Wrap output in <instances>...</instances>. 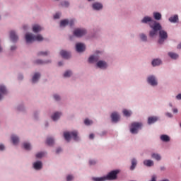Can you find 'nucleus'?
<instances>
[{"label": "nucleus", "mask_w": 181, "mask_h": 181, "mask_svg": "<svg viewBox=\"0 0 181 181\" xmlns=\"http://www.w3.org/2000/svg\"><path fill=\"white\" fill-rule=\"evenodd\" d=\"M119 173V170H115L107 173V176L100 177H93V181H105V180H115L117 179V175Z\"/></svg>", "instance_id": "obj_1"}, {"label": "nucleus", "mask_w": 181, "mask_h": 181, "mask_svg": "<svg viewBox=\"0 0 181 181\" xmlns=\"http://www.w3.org/2000/svg\"><path fill=\"white\" fill-rule=\"evenodd\" d=\"M153 24H150V28H151L153 30L149 33L150 37L156 36V35H158V30H160V29H162V25H160V23L156 21H153Z\"/></svg>", "instance_id": "obj_2"}, {"label": "nucleus", "mask_w": 181, "mask_h": 181, "mask_svg": "<svg viewBox=\"0 0 181 181\" xmlns=\"http://www.w3.org/2000/svg\"><path fill=\"white\" fill-rule=\"evenodd\" d=\"M25 40L27 43H32V42H35V40L42 42V40H43V37L41 35H37L35 36L32 34H26Z\"/></svg>", "instance_id": "obj_3"}, {"label": "nucleus", "mask_w": 181, "mask_h": 181, "mask_svg": "<svg viewBox=\"0 0 181 181\" xmlns=\"http://www.w3.org/2000/svg\"><path fill=\"white\" fill-rule=\"evenodd\" d=\"M78 133L76 131L71 132H64V138L67 141V142H70L71 138H73L75 141H78Z\"/></svg>", "instance_id": "obj_4"}, {"label": "nucleus", "mask_w": 181, "mask_h": 181, "mask_svg": "<svg viewBox=\"0 0 181 181\" xmlns=\"http://www.w3.org/2000/svg\"><path fill=\"white\" fill-rule=\"evenodd\" d=\"M142 128V124L141 122H132L130 126L131 134H138V131Z\"/></svg>", "instance_id": "obj_5"}, {"label": "nucleus", "mask_w": 181, "mask_h": 181, "mask_svg": "<svg viewBox=\"0 0 181 181\" xmlns=\"http://www.w3.org/2000/svg\"><path fill=\"white\" fill-rule=\"evenodd\" d=\"M159 30V36L160 39L158 40V43L161 45V43H163L166 39H168V33L166 31L160 29Z\"/></svg>", "instance_id": "obj_6"}, {"label": "nucleus", "mask_w": 181, "mask_h": 181, "mask_svg": "<svg viewBox=\"0 0 181 181\" xmlns=\"http://www.w3.org/2000/svg\"><path fill=\"white\" fill-rule=\"evenodd\" d=\"M86 33L87 30H86V29L77 28L74 31V36H76V37H81L84 36V35H86Z\"/></svg>", "instance_id": "obj_7"}, {"label": "nucleus", "mask_w": 181, "mask_h": 181, "mask_svg": "<svg viewBox=\"0 0 181 181\" xmlns=\"http://www.w3.org/2000/svg\"><path fill=\"white\" fill-rule=\"evenodd\" d=\"M67 25H69V26L71 27L73 26V25H74V20L69 21L67 19L61 21L60 22L61 28H64L67 26Z\"/></svg>", "instance_id": "obj_8"}, {"label": "nucleus", "mask_w": 181, "mask_h": 181, "mask_svg": "<svg viewBox=\"0 0 181 181\" xmlns=\"http://www.w3.org/2000/svg\"><path fill=\"white\" fill-rule=\"evenodd\" d=\"M76 49L78 53H82V52H84V50H86V45H84V44L83 43H77L76 45Z\"/></svg>", "instance_id": "obj_9"}, {"label": "nucleus", "mask_w": 181, "mask_h": 181, "mask_svg": "<svg viewBox=\"0 0 181 181\" xmlns=\"http://www.w3.org/2000/svg\"><path fill=\"white\" fill-rule=\"evenodd\" d=\"M147 81L148 84H151V86H158V81H156V78L153 76H149Z\"/></svg>", "instance_id": "obj_10"}, {"label": "nucleus", "mask_w": 181, "mask_h": 181, "mask_svg": "<svg viewBox=\"0 0 181 181\" xmlns=\"http://www.w3.org/2000/svg\"><path fill=\"white\" fill-rule=\"evenodd\" d=\"M10 39L12 42H18V37L15 31L10 32Z\"/></svg>", "instance_id": "obj_11"}, {"label": "nucleus", "mask_w": 181, "mask_h": 181, "mask_svg": "<svg viewBox=\"0 0 181 181\" xmlns=\"http://www.w3.org/2000/svg\"><path fill=\"white\" fill-rule=\"evenodd\" d=\"M111 118L112 122H118V121H119V115L117 112H113L111 115Z\"/></svg>", "instance_id": "obj_12"}, {"label": "nucleus", "mask_w": 181, "mask_h": 181, "mask_svg": "<svg viewBox=\"0 0 181 181\" xmlns=\"http://www.w3.org/2000/svg\"><path fill=\"white\" fill-rule=\"evenodd\" d=\"M97 66L100 69H107V63L105 62H104V61H99L97 63Z\"/></svg>", "instance_id": "obj_13"}, {"label": "nucleus", "mask_w": 181, "mask_h": 181, "mask_svg": "<svg viewBox=\"0 0 181 181\" xmlns=\"http://www.w3.org/2000/svg\"><path fill=\"white\" fill-rule=\"evenodd\" d=\"M33 168L36 170H40L42 169V163L40 161H37L33 163Z\"/></svg>", "instance_id": "obj_14"}, {"label": "nucleus", "mask_w": 181, "mask_h": 181, "mask_svg": "<svg viewBox=\"0 0 181 181\" xmlns=\"http://www.w3.org/2000/svg\"><path fill=\"white\" fill-rule=\"evenodd\" d=\"M60 54H61L62 57H63V59H69V57L71 56L69 52H67L66 51H64V50H62L60 52Z\"/></svg>", "instance_id": "obj_15"}, {"label": "nucleus", "mask_w": 181, "mask_h": 181, "mask_svg": "<svg viewBox=\"0 0 181 181\" xmlns=\"http://www.w3.org/2000/svg\"><path fill=\"white\" fill-rule=\"evenodd\" d=\"M11 141H12L13 145H18V144H19V137L16 135H12Z\"/></svg>", "instance_id": "obj_16"}, {"label": "nucleus", "mask_w": 181, "mask_h": 181, "mask_svg": "<svg viewBox=\"0 0 181 181\" xmlns=\"http://www.w3.org/2000/svg\"><path fill=\"white\" fill-rule=\"evenodd\" d=\"M41 30H42V27H40V25H34L33 26V32H34V33H37L38 32H40Z\"/></svg>", "instance_id": "obj_17"}, {"label": "nucleus", "mask_w": 181, "mask_h": 181, "mask_svg": "<svg viewBox=\"0 0 181 181\" xmlns=\"http://www.w3.org/2000/svg\"><path fill=\"white\" fill-rule=\"evenodd\" d=\"M61 115L62 113L57 112L52 116V119H53V121H57V119L60 118Z\"/></svg>", "instance_id": "obj_18"}, {"label": "nucleus", "mask_w": 181, "mask_h": 181, "mask_svg": "<svg viewBox=\"0 0 181 181\" xmlns=\"http://www.w3.org/2000/svg\"><path fill=\"white\" fill-rule=\"evenodd\" d=\"M93 8L96 11H100V9H103V4L100 3H95L93 4Z\"/></svg>", "instance_id": "obj_19"}, {"label": "nucleus", "mask_w": 181, "mask_h": 181, "mask_svg": "<svg viewBox=\"0 0 181 181\" xmlns=\"http://www.w3.org/2000/svg\"><path fill=\"white\" fill-rule=\"evenodd\" d=\"M156 121H158V117H150L148 119V124H155V122H156Z\"/></svg>", "instance_id": "obj_20"}, {"label": "nucleus", "mask_w": 181, "mask_h": 181, "mask_svg": "<svg viewBox=\"0 0 181 181\" xmlns=\"http://www.w3.org/2000/svg\"><path fill=\"white\" fill-rule=\"evenodd\" d=\"M160 139L163 141V142H169V141H170V138L166 134L161 135Z\"/></svg>", "instance_id": "obj_21"}, {"label": "nucleus", "mask_w": 181, "mask_h": 181, "mask_svg": "<svg viewBox=\"0 0 181 181\" xmlns=\"http://www.w3.org/2000/svg\"><path fill=\"white\" fill-rule=\"evenodd\" d=\"M169 21L171 22V23H176V22L179 21V16H177V15H175L174 16L170 17Z\"/></svg>", "instance_id": "obj_22"}, {"label": "nucleus", "mask_w": 181, "mask_h": 181, "mask_svg": "<svg viewBox=\"0 0 181 181\" xmlns=\"http://www.w3.org/2000/svg\"><path fill=\"white\" fill-rule=\"evenodd\" d=\"M142 23H148V22H155V21H152V18L146 16L144 18V19L141 21Z\"/></svg>", "instance_id": "obj_23"}, {"label": "nucleus", "mask_w": 181, "mask_h": 181, "mask_svg": "<svg viewBox=\"0 0 181 181\" xmlns=\"http://www.w3.org/2000/svg\"><path fill=\"white\" fill-rule=\"evenodd\" d=\"M40 78V74L39 73H35L34 76H33L32 82L33 83H36L37 80Z\"/></svg>", "instance_id": "obj_24"}, {"label": "nucleus", "mask_w": 181, "mask_h": 181, "mask_svg": "<svg viewBox=\"0 0 181 181\" xmlns=\"http://www.w3.org/2000/svg\"><path fill=\"white\" fill-rule=\"evenodd\" d=\"M153 17L156 21H160V19H162V14H160V13L154 12Z\"/></svg>", "instance_id": "obj_25"}, {"label": "nucleus", "mask_w": 181, "mask_h": 181, "mask_svg": "<svg viewBox=\"0 0 181 181\" xmlns=\"http://www.w3.org/2000/svg\"><path fill=\"white\" fill-rule=\"evenodd\" d=\"M144 165L148 167L153 166V161L151 160H146L144 161Z\"/></svg>", "instance_id": "obj_26"}, {"label": "nucleus", "mask_w": 181, "mask_h": 181, "mask_svg": "<svg viewBox=\"0 0 181 181\" xmlns=\"http://www.w3.org/2000/svg\"><path fill=\"white\" fill-rule=\"evenodd\" d=\"M160 63H162V61H160V59H156L152 61V66L155 67L156 66H159Z\"/></svg>", "instance_id": "obj_27"}, {"label": "nucleus", "mask_w": 181, "mask_h": 181, "mask_svg": "<svg viewBox=\"0 0 181 181\" xmlns=\"http://www.w3.org/2000/svg\"><path fill=\"white\" fill-rule=\"evenodd\" d=\"M168 56H170L171 59H177V57H179V55L174 52H169Z\"/></svg>", "instance_id": "obj_28"}, {"label": "nucleus", "mask_w": 181, "mask_h": 181, "mask_svg": "<svg viewBox=\"0 0 181 181\" xmlns=\"http://www.w3.org/2000/svg\"><path fill=\"white\" fill-rule=\"evenodd\" d=\"M24 149H25L26 151H30L31 147H30V144L28 143V142H25L23 144Z\"/></svg>", "instance_id": "obj_29"}, {"label": "nucleus", "mask_w": 181, "mask_h": 181, "mask_svg": "<svg viewBox=\"0 0 181 181\" xmlns=\"http://www.w3.org/2000/svg\"><path fill=\"white\" fill-rule=\"evenodd\" d=\"M136 167V160H135V158H133L132 160V166L130 167V170H134V169H135Z\"/></svg>", "instance_id": "obj_30"}, {"label": "nucleus", "mask_w": 181, "mask_h": 181, "mask_svg": "<svg viewBox=\"0 0 181 181\" xmlns=\"http://www.w3.org/2000/svg\"><path fill=\"white\" fill-rule=\"evenodd\" d=\"M123 114H124V115H125V117H131V115L132 113L131 112V111H129L127 109H124V110H123Z\"/></svg>", "instance_id": "obj_31"}, {"label": "nucleus", "mask_w": 181, "mask_h": 181, "mask_svg": "<svg viewBox=\"0 0 181 181\" xmlns=\"http://www.w3.org/2000/svg\"><path fill=\"white\" fill-rule=\"evenodd\" d=\"M47 144L49 146H52V145H53V144H54V139H52V138H47Z\"/></svg>", "instance_id": "obj_32"}, {"label": "nucleus", "mask_w": 181, "mask_h": 181, "mask_svg": "<svg viewBox=\"0 0 181 181\" xmlns=\"http://www.w3.org/2000/svg\"><path fill=\"white\" fill-rule=\"evenodd\" d=\"M151 157L153 158V159H156V160H160L161 159L160 155L157 153H153L151 155Z\"/></svg>", "instance_id": "obj_33"}, {"label": "nucleus", "mask_w": 181, "mask_h": 181, "mask_svg": "<svg viewBox=\"0 0 181 181\" xmlns=\"http://www.w3.org/2000/svg\"><path fill=\"white\" fill-rule=\"evenodd\" d=\"M0 93L1 94H6V88L4 86H0Z\"/></svg>", "instance_id": "obj_34"}, {"label": "nucleus", "mask_w": 181, "mask_h": 181, "mask_svg": "<svg viewBox=\"0 0 181 181\" xmlns=\"http://www.w3.org/2000/svg\"><path fill=\"white\" fill-rule=\"evenodd\" d=\"M84 124H85V125H91V124H93V121H91L88 119H86L84 120Z\"/></svg>", "instance_id": "obj_35"}, {"label": "nucleus", "mask_w": 181, "mask_h": 181, "mask_svg": "<svg viewBox=\"0 0 181 181\" xmlns=\"http://www.w3.org/2000/svg\"><path fill=\"white\" fill-rule=\"evenodd\" d=\"M95 62V57L94 56H90L88 59L89 63H94Z\"/></svg>", "instance_id": "obj_36"}, {"label": "nucleus", "mask_w": 181, "mask_h": 181, "mask_svg": "<svg viewBox=\"0 0 181 181\" xmlns=\"http://www.w3.org/2000/svg\"><path fill=\"white\" fill-rule=\"evenodd\" d=\"M70 76H71V71H66L64 74V77H70Z\"/></svg>", "instance_id": "obj_37"}, {"label": "nucleus", "mask_w": 181, "mask_h": 181, "mask_svg": "<svg viewBox=\"0 0 181 181\" xmlns=\"http://www.w3.org/2000/svg\"><path fill=\"white\" fill-rule=\"evenodd\" d=\"M44 156H45V153L40 152L36 154V158H37L38 159H40V158H43Z\"/></svg>", "instance_id": "obj_38"}, {"label": "nucleus", "mask_w": 181, "mask_h": 181, "mask_svg": "<svg viewBox=\"0 0 181 181\" xmlns=\"http://www.w3.org/2000/svg\"><path fill=\"white\" fill-rule=\"evenodd\" d=\"M140 37H141V40H143V42H146L147 37H146V35H145V34H141L140 35Z\"/></svg>", "instance_id": "obj_39"}, {"label": "nucleus", "mask_w": 181, "mask_h": 181, "mask_svg": "<svg viewBox=\"0 0 181 181\" xmlns=\"http://www.w3.org/2000/svg\"><path fill=\"white\" fill-rule=\"evenodd\" d=\"M35 63L37 64H45V63H49V62H43L42 60L37 59V61H35Z\"/></svg>", "instance_id": "obj_40"}, {"label": "nucleus", "mask_w": 181, "mask_h": 181, "mask_svg": "<svg viewBox=\"0 0 181 181\" xmlns=\"http://www.w3.org/2000/svg\"><path fill=\"white\" fill-rule=\"evenodd\" d=\"M69 5H70V4H69V1H64L62 3V6H64L65 8H67Z\"/></svg>", "instance_id": "obj_41"}, {"label": "nucleus", "mask_w": 181, "mask_h": 181, "mask_svg": "<svg viewBox=\"0 0 181 181\" xmlns=\"http://www.w3.org/2000/svg\"><path fill=\"white\" fill-rule=\"evenodd\" d=\"M38 56H47V52H40L38 53Z\"/></svg>", "instance_id": "obj_42"}, {"label": "nucleus", "mask_w": 181, "mask_h": 181, "mask_svg": "<svg viewBox=\"0 0 181 181\" xmlns=\"http://www.w3.org/2000/svg\"><path fill=\"white\" fill-rule=\"evenodd\" d=\"M60 18V13H57L54 16V19H59Z\"/></svg>", "instance_id": "obj_43"}, {"label": "nucleus", "mask_w": 181, "mask_h": 181, "mask_svg": "<svg viewBox=\"0 0 181 181\" xmlns=\"http://www.w3.org/2000/svg\"><path fill=\"white\" fill-rule=\"evenodd\" d=\"M54 98L56 101H59V100H60V96H59V95H54Z\"/></svg>", "instance_id": "obj_44"}, {"label": "nucleus", "mask_w": 181, "mask_h": 181, "mask_svg": "<svg viewBox=\"0 0 181 181\" xmlns=\"http://www.w3.org/2000/svg\"><path fill=\"white\" fill-rule=\"evenodd\" d=\"M66 180H67V181H71V180H73V177H72V175H68V176L66 177Z\"/></svg>", "instance_id": "obj_45"}, {"label": "nucleus", "mask_w": 181, "mask_h": 181, "mask_svg": "<svg viewBox=\"0 0 181 181\" xmlns=\"http://www.w3.org/2000/svg\"><path fill=\"white\" fill-rule=\"evenodd\" d=\"M4 149H5V146H4V144H1L0 145V151H4Z\"/></svg>", "instance_id": "obj_46"}, {"label": "nucleus", "mask_w": 181, "mask_h": 181, "mask_svg": "<svg viewBox=\"0 0 181 181\" xmlns=\"http://www.w3.org/2000/svg\"><path fill=\"white\" fill-rule=\"evenodd\" d=\"M89 164L90 165H95V160H90Z\"/></svg>", "instance_id": "obj_47"}, {"label": "nucleus", "mask_w": 181, "mask_h": 181, "mask_svg": "<svg viewBox=\"0 0 181 181\" xmlns=\"http://www.w3.org/2000/svg\"><path fill=\"white\" fill-rule=\"evenodd\" d=\"M166 115H167V117H168L169 118H172V117H173V115H172L171 113H170V112H167V113H166Z\"/></svg>", "instance_id": "obj_48"}, {"label": "nucleus", "mask_w": 181, "mask_h": 181, "mask_svg": "<svg viewBox=\"0 0 181 181\" xmlns=\"http://www.w3.org/2000/svg\"><path fill=\"white\" fill-rule=\"evenodd\" d=\"M89 138H90V139H94V134H90L89 135Z\"/></svg>", "instance_id": "obj_49"}, {"label": "nucleus", "mask_w": 181, "mask_h": 181, "mask_svg": "<svg viewBox=\"0 0 181 181\" xmlns=\"http://www.w3.org/2000/svg\"><path fill=\"white\" fill-rule=\"evenodd\" d=\"M176 98H177V100H181V93L178 94V95L176 96Z\"/></svg>", "instance_id": "obj_50"}, {"label": "nucleus", "mask_w": 181, "mask_h": 181, "mask_svg": "<svg viewBox=\"0 0 181 181\" xmlns=\"http://www.w3.org/2000/svg\"><path fill=\"white\" fill-rule=\"evenodd\" d=\"M62 152V148H59L57 149V153H60Z\"/></svg>", "instance_id": "obj_51"}, {"label": "nucleus", "mask_w": 181, "mask_h": 181, "mask_svg": "<svg viewBox=\"0 0 181 181\" xmlns=\"http://www.w3.org/2000/svg\"><path fill=\"white\" fill-rule=\"evenodd\" d=\"M16 49V46H12L11 47V50H15Z\"/></svg>", "instance_id": "obj_52"}, {"label": "nucleus", "mask_w": 181, "mask_h": 181, "mask_svg": "<svg viewBox=\"0 0 181 181\" xmlns=\"http://www.w3.org/2000/svg\"><path fill=\"white\" fill-rule=\"evenodd\" d=\"M173 112H175V114L177 113V109L175 108L173 110Z\"/></svg>", "instance_id": "obj_53"}, {"label": "nucleus", "mask_w": 181, "mask_h": 181, "mask_svg": "<svg viewBox=\"0 0 181 181\" xmlns=\"http://www.w3.org/2000/svg\"><path fill=\"white\" fill-rule=\"evenodd\" d=\"M58 64H59V66H63V62H59L58 63Z\"/></svg>", "instance_id": "obj_54"}, {"label": "nucleus", "mask_w": 181, "mask_h": 181, "mask_svg": "<svg viewBox=\"0 0 181 181\" xmlns=\"http://www.w3.org/2000/svg\"><path fill=\"white\" fill-rule=\"evenodd\" d=\"M165 167H160V170H165Z\"/></svg>", "instance_id": "obj_55"}, {"label": "nucleus", "mask_w": 181, "mask_h": 181, "mask_svg": "<svg viewBox=\"0 0 181 181\" xmlns=\"http://www.w3.org/2000/svg\"><path fill=\"white\" fill-rule=\"evenodd\" d=\"M2 52V47L0 46V52Z\"/></svg>", "instance_id": "obj_56"}, {"label": "nucleus", "mask_w": 181, "mask_h": 181, "mask_svg": "<svg viewBox=\"0 0 181 181\" xmlns=\"http://www.w3.org/2000/svg\"><path fill=\"white\" fill-rule=\"evenodd\" d=\"M0 100H2V95L0 94Z\"/></svg>", "instance_id": "obj_57"}, {"label": "nucleus", "mask_w": 181, "mask_h": 181, "mask_svg": "<svg viewBox=\"0 0 181 181\" xmlns=\"http://www.w3.org/2000/svg\"><path fill=\"white\" fill-rule=\"evenodd\" d=\"M22 78H23V76H21L20 77V79L22 80Z\"/></svg>", "instance_id": "obj_58"}, {"label": "nucleus", "mask_w": 181, "mask_h": 181, "mask_svg": "<svg viewBox=\"0 0 181 181\" xmlns=\"http://www.w3.org/2000/svg\"><path fill=\"white\" fill-rule=\"evenodd\" d=\"M23 28H24V29H26V27H25V26H24Z\"/></svg>", "instance_id": "obj_59"}]
</instances>
